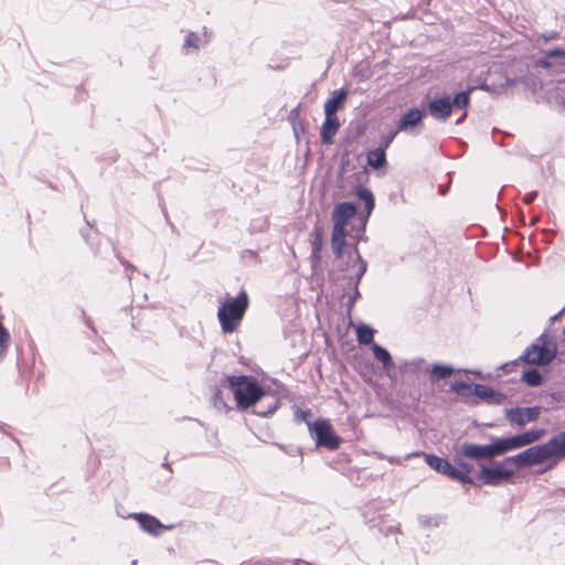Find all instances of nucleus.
Segmentation results:
<instances>
[{
    "mask_svg": "<svg viewBox=\"0 0 565 565\" xmlns=\"http://www.w3.org/2000/svg\"><path fill=\"white\" fill-rule=\"evenodd\" d=\"M277 448H279L285 454L295 457V456H301L302 450L300 447L291 446V445H284V444H275Z\"/></svg>",
    "mask_w": 565,
    "mask_h": 565,
    "instance_id": "41",
    "label": "nucleus"
},
{
    "mask_svg": "<svg viewBox=\"0 0 565 565\" xmlns=\"http://www.w3.org/2000/svg\"><path fill=\"white\" fill-rule=\"evenodd\" d=\"M559 33L557 31H548L543 34H541V39H543L545 42L553 41L558 39Z\"/></svg>",
    "mask_w": 565,
    "mask_h": 565,
    "instance_id": "50",
    "label": "nucleus"
},
{
    "mask_svg": "<svg viewBox=\"0 0 565 565\" xmlns=\"http://www.w3.org/2000/svg\"><path fill=\"white\" fill-rule=\"evenodd\" d=\"M348 96L345 88L333 90L331 97L324 103V115L337 116L338 110L343 106Z\"/></svg>",
    "mask_w": 565,
    "mask_h": 565,
    "instance_id": "23",
    "label": "nucleus"
},
{
    "mask_svg": "<svg viewBox=\"0 0 565 565\" xmlns=\"http://www.w3.org/2000/svg\"><path fill=\"white\" fill-rule=\"evenodd\" d=\"M366 164L373 169L379 170L387 164L386 151L383 148H375L366 153Z\"/></svg>",
    "mask_w": 565,
    "mask_h": 565,
    "instance_id": "27",
    "label": "nucleus"
},
{
    "mask_svg": "<svg viewBox=\"0 0 565 565\" xmlns=\"http://www.w3.org/2000/svg\"><path fill=\"white\" fill-rule=\"evenodd\" d=\"M397 128L393 131H391L387 136H385L382 141H381V145L379 146V148H383L384 151H386V149L390 147V145L392 143V141L394 140V138L396 137L397 135Z\"/></svg>",
    "mask_w": 565,
    "mask_h": 565,
    "instance_id": "48",
    "label": "nucleus"
},
{
    "mask_svg": "<svg viewBox=\"0 0 565 565\" xmlns=\"http://www.w3.org/2000/svg\"><path fill=\"white\" fill-rule=\"evenodd\" d=\"M351 267L354 268L352 266V259H350L349 257L347 258V260H343L339 264V270L341 273L348 271Z\"/></svg>",
    "mask_w": 565,
    "mask_h": 565,
    "instance_id": "53",
    "label": "nucleus"
},
{
    "mask_svg": "<svg viewBox=\"0 0 565 565\" xmlns=\"http://www.w3.org/2000/svg\"><path fill=\"white\" fill-rule=\"evenodd\" d=\"M280 406V401L276 396H269L267 394L260 402L256 403L252 407V413L259 417H267L274 414Z\"/></svg>",
    "mask_w": 565,
    "mask_h": 565,
    "instance_id": "21",
    "label": "nucleus"
},
{
    "mask_svg": "<svg viewBox=\"0 0 565 565\" xmlns=\"http://www.w3.org/2000/svg\"><path fill=\"white\" fill-rule=\"evenodd\" d=\"M545 448L547 460H559L565 458V431L554 435L547 443L542 444Z\"/></svg>",
    "mask_w": 565,
    "mask_h": 565,
    "instance_id": "17",
    "label": "nucleus"
},
{
    "mask_svg": "<svg viewBox=\"0 0 565 565\" xmlns=\"http://www.w3.org/2000/svg\"><path fill=\"white\" fill-rule=\"evenodd\" d=\"M363 225L356 230L355 232V235H354V238H355V243H359L360 241H363L364 239V233H365V220L363 218Z\"/></svg>",
    "mask_w": 565,
    "mask_h": 565,
    "instance_id": "52",
    "label": "nucleus"
},
{
    "mask_svg": "<svg viewBox=\"0 0 565 565\" xmlns=\"http://www.w3.org/2000/svg\"><path fill=\"white\" fill-rule=\"evenodd\" d=\"M544 434L545 430L543 428H540L530 429L524 433L509 437H501L505 454L532 445L533 443L540 440Z\"/></svg>",
    "mask_w": 565,
    "mask_h": 565,
    "instance_id": "9",
    "label": "nucleus"
},
{
    "mask_svg": "<svg viewBox=\"0 0 565 565\" xmlns=\"http://www.w3.org/2000/svg\"><path fill=\"white\" fill-rule=\"evenodd\" d=\"M82 315L84 317L85 324L93 331L96 332V329L94 327L93 320L86 315V312L83 310Z\"/></svg>",
    "mask_w": 565,
    "mask_h": 565,
    "instance_id": "55",
    "label": "nucleus"
},
{
    "mask_svg": "<svg viewBox=\"0 0 565 565\" xmlns=\"http://www.w3.org/2000/svg\"><path fill=\"white\" fill-rule=\"evenodd\" d=\"M354 194L358 198V200L360 202H362L364 205L365 216L363 218L366 222L367 218L370 217L372 211L375 207L374 194L370 189H367L361 184L355 186Z\"/></svg>",
    "mask_w": 565,
    "mask_h": 565,
    "instance_id": "24",
    "label": "nucleus"
},
{
    "mask_svg": "<svg viewBox=\"0 0 565 565\" xmlns=\"http://www.w3.org/2000/svg\"><path fill=\"white\" fill-rule=\"evenodd\" d=\"M256 559H247L242 562L239 565H255Z\"/></svg>",
    "mask_w": 565,
    "mask_h": 565,
    "instance_id": "62",
    "label": "nucleus"
},
{
    "mask_svg": "<svg viewBox=\"0 0 565 565\" xmlns=\"http://www.w3.org/2000/svg\"><path fill=\"white\" fill-rule=\"evenodd\" d=\"M426 116V110L418 107L408 108L398 119L397 131H409L417 127Z\"/></svg>",
    "mask_w": 565,
    "mask_h": 565,
    "instance_id": "13",
    "label": "nucleus"
},
{
    "mask_svg": "<svg viewBox=\"0 0 565 565\" xmlns=\"http://www.w3.org/2000/svg\"><path fill=\"white\" fill-rule=\"evenodd\" d=\"M331 244L347 246V227L333 224Z\"/></svg>",
    "mask_w": 565,
    "mask_h": 565,
    "instance_id": "33",
    "label": "nucleus"
},
{
    "mask_svg": "<svg viewBox=\"0 0 565 565\" xmlns=\"http://www.w3.org/2000/svg\"><path fill=\"white\" fill-rule=\"evenodd\" d=\"M324 121L320 129L321 142L329 146L333 142V137L340 128V120L338 116L324 115Z\"/></svg>",
    "mask_w": 565,
    "mask_h": 565,
    "instance_id": "19",
    "label": "nucleus"
},
{
    "mask_svg": "<svg viewBox=\"0 0 565 565\" xmlns=\"http://www.w3.org/2000/svg\"><path fill=\"white\" fill-rule=\"evenodd\" d=\"M356 340L362 345H373L374 342V330L364 323H361L356 328Z\"/></svg>",
    "mask_w": 565,
    "mask_h": 565,
    "instance_id": "30",
    "label": "nucleus"
},
{
    "mask_svg": "<svg viewBox=\"0 0 565 565\" xmlns=\"http://www.w3.org/2000/svg\"><path fill=\"white\" fill-rule=\"evenodd\" d=\"M545 448L542 445H536L526 448L525 450L516 454L518 457V470L537 466L547 460L545 455Z\"/></svg>",
    "mask_w": 565,
    "mask_h": 565,
    "instance_id": "11",
    "label": "nucleus"
},
{
    "mask_svg": "<svg viewBox=\"0 0 565 565\" xmlns=\"http://www.w3.org/2000/svg\"><path fill=\"white\" fill-rule=\"evenodd\" d=\"M355 164L351 159V150L349 148L342 149L340 153L339 175L343 177L348 172L355 170Z\"/></svg>",
    "mask_w": 565,
    "mask_h": 565,
    "instance_id": "31",
    "label": "nucleus"
},
{
    "mask_svg": "<svg viewBox=\"0 0 565 565\" xmlns=\"http://www.w3.org/2000/svg\"><path fill=\"white\" fill-rule=\"evenodd\" d=\"M119 260L126 270H131V271L136 270V267L134 265H131L128 260H126L124 258H119Z\"/></svg>",
    "mask_w": 565,
    "mask_h": 565,
    "instance_id": "56",
    "label": "nucleus"
},
{
    "mask_svg": "<svg viewBox=\"0 0 565 565\" xmlns=\"http://www.w3.org/2000/svg\"><path fill=\"white\" fill-rule=\"evenodd\" d=\"M288 559L280 557H263L255 561V565H285Z\"/></svg>",
    "mask_w": 565,
    "mask_h": 565,
    "instance_id": "40",
    "label": "nucleus"
},
{
    "mask_svg": "<svg viewBox=\"0 0 565 565\" xmlns=\"http://www.w3.org/2000/svg\"><path fill=\"white\" fill-rule=\"evenodd\" d=\"M556 351V347L532 343L525 348L519 360L526 364L545 366L553 362Z\"/></svg>",
    "mask_w": 565,
    "mask_h": 565,
    "instance_id": "8",
    "label": "nucleus"
},
{
    "mask_svg": "<svg viewBox=\"0 0 565 565\" xmlns=\"http://www.w3.org/2000/svg\"><path fill=\"white\" fill-rule=\"evenodd\" d=\"M333 254L337 258H342L344 255V247L343 245L338 244H331Z\"/></svg>",
    "mask_w": 565,
    "mask_h": 565,
    "instance_id": "51",
    "label": "nucleus"
},
{
    "mask_svg": "<svg viewBox=\"0 0 565 565\" xmlns=\"http://www.w3.org/2000/svg\"><path fill=\"white\" fill-rule=\"evenodd\" d=\"M313 415L310 409H301L299 406H294V420L297 423H306L309 428V424H312Z\"/></svg>",
    "mask_w": 565,
    "mask_h": 565,
    "instance_id": "34",
    "label": "nucleus"
},
{
    "mask_svg": "<svg viewBox=\"0 0 565 565\" xmlns=\"http://www.w3.org/2000/svg\"><path fill=\"white\" fill-rule=\"evenodd\" d=\"M84 220L86 222V227L81 230V235L87 244L93 246L95 244V237L98 235V230L94 226V224L86 218L85 214Z\"/></svg>",
    "mask_w": 565,
    "mask_h": 565,
    "instance_id": "32",
    "label": "nucleus"
},
{
    "mask_svg": "<svg viewBox=\"0 0 565 565\" xmlns=\"http://www.w3.org/2000/svg\"><path fill=\"white\" fill-rule=\"evenodd\" d=\"M428 372L430 382L436 383L450 377L455 373V369L449 364L434 363L431 367L428 369Z\"/></svg>",
    "mask_w": 565,
    "mask_h": 565,
    "instance_id": "26",
    "label": "nucleus"
},
{
    "mask_svg": "<svg viewBox=\"0 0 565 565\" xmlns=\"http://www.w3.org/2000/svg\"><path fill=\"white\" fill-rule=\"evenodd\" d=\"M236 401L238 409L245 411L267 396L266 390L253 375H227L224 377Z\"/></svg>",
    "mask_w": 565,
    "mask_h": 565,
    "instance_id": "1",
    "label": "nucleus"
},
{
    "mask_svg": "<svg viewBox=\"0 0 565 565\" xmlns=\"http://www.w3.org/2000/svg\"><path fill=\"white\" fill-rule=\"evenodd\" d=\"M371 350L374 354V358L382 363V366L385 371L390 372L394 369V362L390 352L377 343H373Z\"/></svg>",
    "mask_w": 565,
    "mask_h": 565,
    "instance_id": "28",
    "label": "nucleus"
},
{
    "mask_svg": "<svg viewBox=\"0 0 565 565\" xmlns=\"http://www.w3.org/2000/svg\"><path fill=\"white\" fill-rule=\"evenodd\" d=\"M294 564H295V565H300V564L312 565L311 563H309V562H305V561H302V559H300V558L295 559V561H294Z\"/></svg>",
    "mask_w": 565,
    "mask_h": 565,
    "instance_id": "61",
    "label": "nucleus"
},
{
    "mask_svg": "<svg viewBox=\"0 0 565 565\" xmlns=\"http://www.w3.org/2000/svg\"><path fill=\"white\" fill-rule=\"evenodd\" d=\"M430 0H420L419 6H428Z\"/></svg>",
    "mask_w": 565,
    "mask_h": 565,
    "instance_id": "64",
    "label": "nucleus"
},
{
    "mask_svg": "<svg viewBox=\"0 0 565 565\" xmlns=\"http://www.w3.org/2000/svg\"><path fill=\"white\" fill-rule=\"evenodd\" d=\"M541 414L540 406L532 407H513L505 409V418L511 424L523 427L527 423L535 422Z\"/></svg>",
    "mask_w": 565,
    "mask_h": 565,
    "instance_id": "10",
    "label": "nucleus"
},
{
    "mask_svg": "<svg viewBox=\"0 0 565 565\" xmlns=\"http://www.w3.org/2000/svg\"><path fill=\"white\" fill-rule=\"evenodd\" d=\"M534 343L545 344L546 347H556V344L550 340L548 335L545 332L542 333Z\"/></svg>",
    "mask_w": 565,
    "mask_h": 565,
    "instance_id": "49",
    "label": "nucleus"
},
{
    "mask_svg": "<svg viewBox=\"0 0 565 565\" xmlns=\"http://www.w3.org/2000/svg\"><path fill=\"white\" fill-rule=\"evenodd\" d=\"M514 476V469H503L501 465H497L495 461H492L489 466L481 465L479 473L477 475L478 487H499L511 482Z\"/></svg>",
    "mask_w": 565,
    "mask_h": 565,
    "instance_id": "7",
    "label": "nucleus"
},
{
    "mask_svg": "<svg viewBox=\"0 0 565 565\" xmlns=\"http://www.w3.org/2000/svg\"><path fill=\"white\" fill-rule=\"evenodd\" d=\"M199 42H200L199 35L196 33H194V32H190L185 36L184 46L185 47L198 49L199 47Z\"/></svg>",
    "mask_w": 565,
    "mask_h": 565,
    "instance_id": "44",
    "label": "nucleus"
},
{
    "mask_svg": "<svg viewBox=\"0 0 565 565\" xmlns=\"http://www.w3.org/2000/svg\"><path fill=\"white\" fill-rule=\"evenodd\" d=\"M463 110H465L463 114L456 120V122H455L456 125H461L465 121V119L467 118V109H463Z\"/></svg>",
    "mask_w": 565,
    "mask_h": 565,
    "instance_id": "59",
    "label": "nucleus"
},
{
    "mask_svg": "<svg viewBox=\"0 0 565 565\" xmlns=\"http://www.w3.org/2000/svg\"><path fill=\"white\" fill-rule=\"evenodd\" d=\"M418 521L424 527H429L431 525H434V526L439 525L437 518H431V516H427V515H420L418 518Z\"/></svg>",
    "mask_w": 565,
    "mask_h": 565,
    "instance_id": "47",
    "label": "nucleus"
},
{
    "mask_svg": "<svg viewBox=\"0 0 565 565\" xmlns=\"http://www.w3.org/2000/svg\"><path fill=\"white\" fill-rule=\"evenodd\" d=\"M212 399H213V405L215 408L220 409V411H225V412H228L231 411L232 408L226 404V402L224 401L223 398V392L221 388H216L213 393V396H212Z\"/></svg>",
    "mask_w": 565,
    "mask_h": 565,
    "instance_id": "39",
    "label": "nucleus"
},
{
    "mask_svg": "<svg viewBox=\"0 0 565 565\" xmlns=\"http://www.w3.org/2000/svg\"><path fill=\"white\" fill-rule=\"evenodd\" d=\"M6 428H7V425H6V424H3V423H0V431H1V433H4V434H8V433H7V430H6Z\"/></svg>",
    "mask_w": 565,
    "mask_h": 565,
    "instance_id": "63",
    "label": "nucleus"
},
{
    "mask_svg": "<svg viewBox=\"0 0 565 565\" xmlns=\"http://www.w3.org/2000/svg\"><path fill=\"white\" fill-rule=\"evenodd\" d=\"M520 380L530 387H537L543 383V375L537 369L529 367L523 371Z\"/></svg>",
    "mask_w": 565,
    "mask_h": 565,
    "instance_id": "29",
    "label": "nucleus"
},
{
    "mask_svg": "<svg viewBox=\"0 0 565 565\" xmlns=\"http://www.w3.org/2000/svg\"><path fill=\"white\" fill-rule=\"evenodd\" d=\"M248 306V295L244 289L235 298L222 302L217 310V319L224 333H232L237 329Z\"/></svg>",
    "mask_w": 565,
    "mask_h": 565,
    "instance_id": "3",
    "label": "nucleus"
},
{
    "mask_svg": "<svg viewBox=\"0 0 565 565\" xmlns=\"http://www.w3.org/2000/svg\"><path fill=\"white\" fill-rule=\"evenodd\" d=\"M520 363H523L522 360H519V356L510 362L503 363L500 365V370H502L504 373H511L515 370L516 366L520 365Z\"/></svg>",
    "mask_w": 565,
    "mask_h": 565,
    "instance_id": "45",
    "label": "nucleus"
},
{
    "mask_svg": "<svg viewBox=\"0 0 565 565\" xmlns=\"http://www.w3.org/2000/svg\"><path fill=\"white\" fill-rule=\"evenodd\" d=\"M490 440L487 445H478L472 443H462L456 450V457L462 456L470 460L493 459L505 455L504 446L501 437L489 435Z\"/></svg>",
    "mask_w": 565,
    "mask_h": 565,
    "instance_id": "5",
    "label": "nucleus"
},
{
    "mask_svg": "<svg viewBox=\"0 0 565 565\" xmlns=\"http://www.w3.org/2000/svg\"><path fill=\"white\" fill-rule=\"evenodd\" d=\"M309 435L315 440L316 448L337 450L342 443L332 424L322 417L315 418L312 424H309Z\"/></svg>",
    "mask_w": 565,
    "mask_h": 565,
    "instance_id": "6",
    "label": "nucleus"
},
{
    "mask_svg": "<svg viewBox=\"0 0 565 565\" xmlns=\"http://www.w3.org/2000/svg\"><path fill=\"white\" fill-rule=\"evenodd\" d=\"M399 370L404 375L418 377L422 372H428V366H426L425 359L415 358L409 361H404V363L399 365Z\"/></svg>",
    "mask_w": 565,
    "mask_h": 565,
    "instance_id": "25",
    "label": "nucleus"
},
{
    "mask_svg": "<svg viewBox=\"0 0 565 565\" xmlns=\"http://www.w3.org/2000/svg\"><path fill=\"white\" fill-rule=\"evenodd\" d=\"M356 214V205L354 202L338 203L332 211L333 224L345 226L350 218Z\"/></svg>",
    "mask_w": 565,
    "mask_h": 565,
    "instance_id": "18",
    "label": "nucleus"
},
{
    "mask_svg": "<svg viewBox=\"0 0 565 565\" xmlns=\"http://www.w3.org/2000/svg\"><path fill=\"white\" fill-rule=\"evenodd\" d=\"M473 470V466L463 460L457 461V467L455 466L454 480L462 483L469 484L473 487H478L477 476L473 478L470 476V472Z\"/></svg>",
    "mask_w": 565,
    "mask_h": 565,
    "instance_id": "22",
    "label": "nucleus"
},
{
    "mask_svg": "<svg viewBox=\"0 0 565 565\" xmlns=\"http://www.w3.org/2000/svg\"><path fill=\"white\" fill-rule=\"evenodd\" d=\"M300 104H298L296 107H294L289 115H288V121L290 122V125L292 126L294 124H296L297 121H303L301 118H300Z\"/></svg>",
    "mask_w": 565,
    "mask_h": 565,
    "instance_id": "46",
    "label": "nucleus"
},
{
    "mask_svg": "<svg viewBox=\"0 0 565 565\" xmlns=\"http://www.w3.org/2000/svg\"><path fill=\"white\" fill-rule=\"evenodd\" d=\"M495 462H497V465H501V467L503 469H514V471L518 470V457H516V455L505 457L503 460L495 461Z\"/></svg>",
    "mask_w": 565,
    "mask_h": 565,
    "instance_id": "42",
    "label": "nucleus"
},
{
    "mask_svg": "<svg viewBox=\"0 0 565 565\" xmlns=\"http://www.w3.org/2000/svg\"><path fill=\"white\" fill-rule=\"evenodd\" d=\"M448 392L455 393L459 397L476 396L488 405H502L508 399L507 394L495 391L491 386L465 381L452 382Z\"/></svg>",
    "mask_w": 565,
    "mask_h": 565,
    "instance_id": "4",
    "label": "nucleus"
},
{
    "mask_svg": "<svg viewBox=\"0 0 565 565\" xmlns=\"http://www.w3.org/2000/svg\"><path fill=\"white\" fill-rule=\"evenodd\" d=\"M246 256H249L252 258H257V252L253 250V249H244L243 253H242V257H246Z\"/></svg>",
    "mask_w": 565,
    "mask_h": 565,
    "instance_id": "57",
    "label": "nucleus"
},
{
    "mask_svg": "<svg viewBox=\"0 0 565 565\" xmlns=\"http://www.w3.org/2000/svg\"><path fill=\"white\" fill-rule=\"evenodd\" d=\"M514 83L515 79L509 77H505L504 82L500 84L489 82V93L492 95H500L504 93L508 87L513 86Z\"/></svg>",
    "mask_w": 565,
    "mask_h": 565,
    "instance_id": "36",
    "label": "nucleus"
},
{
    "mask_svg": "<svg viewBox=\"0 0 565 565\" xmlns=\"http://www.w3.org/2000/svg\"><path fill=\"white\" fill-rule=\"evenodd\" d=\"M537 191H532V192H529L526 193L524 196H523V202L525 204H531L536 198H537Z\"/></svg>",
    "mask_w": 565,
    "mask_h": 565,
    "instance_id": "54",
    "label": "nucleus"
},
{
    "mask_svg": "<svg viewBox=\"0 0 565 565\" xmlns=\"http://www.w3.org/2000/svg\"><path fill=\"white\" fill-rule=\"evenodd\" d=\"M562 403H565L564 392H552L546 397V405L550 409H555Z\"/></svg>",
    "mask_w": 565,
    "mask_h": 565,
    "instance_id": "38",
    "label": "nucleus"
},
{
    "mask_svg": "<svg viewBox=\"0 0 565 565\" xmlns=\"http://www.w3.org/2000/svg\"><path fill=\"white\" fill-rule=\"evenodd\" d=\"M323 227L320 226L319 224H316L310 233L311 254L309 256V260L311 263L312 268L320 264L322 259L321 254L323 248Z\"/></svg>",
    "mask_w": 565,
    "mask_h": 565,
    "instance_id": "14",
    "label": "nucleus"
},
{
    "mask_svg": "<svg viewBox=\"0 0 565 565\" xmlns=\"http://www.w3.org/2000/svg\"><path fill=\"white\" fill-rule=\"evenodd\" d=\"M473 92V86L465 90L458 92L450 97L446 94H435L428 102L426 115H430L438 121H446L456 109H467L470 105V95Z\"/></svg>",
    "mask_w": 565,
    "mask_h": 565,
    "instance_id": "2",
    "label": "nucleus"
},
{
    "mask_svg": "<svg viewBox=\"0 0 565 565\" xmlns=\"http://www.w3.org/2000/svg\"><path fill=\"white\" fill-rule=\"evenodd\" d=\"M478 89L480 90H484V92H488L489 93V81L488 79H484L483 82H481L478 86H477ZM476 89V87H473V90Z\"/></svg>",
    "mask_w": 565,
    "mask_h": 565,
    "instance_id": "58",
    "label": "nucleus"
},
{
    "mask_svg": "<svg viewBox=\"0 0 565 565\" xmlns=\"http://www.w3.org/2000/svg\"><path fill=\"white\" fill-rule=\"evenodd\" d=\"M365 275V267L363 266L361 270H355L353 276H343V279L347 280V285L349 288L353 289L352 295L349 296L347 302L348 313L350 315L355 301L361 297L359 285L362 277Z\"/></svg>",
    "mask_w": 565,
    "mask_h": 565,
    "instance_id": "20",
    "label": "nucleus"
},
{
    "mask_svg": "<svg viewBox=\"0 0 565 565\" xmlns=\"http://www.w3.org/2000/svg\"><path fill=\"white\" fill-rule=\"evenodd\" d=\"M370 514H371V508L367 507L363 513V516L365 519V522L369 524V526L371 529H377L379 532L385 536L397 531L396 524H393V523L386 524L385 518H387L388 515L381 514V513L375 515L374 512H372V516H370Z\"/></svg>",
    "mask_w": 565,
    "mask_h": 565,
    "instance_id": "16",
    "label": "nucleus"
},
{
    "mask_svg": "<svg viewBox=\"0 0 565 565\" xmlns=\"http://www.w3.org/2000/svg\"><path fill=\"white\" fill-rule=\"evenodd\" d=\"M291 127H292L295 138H296L297 142L299 143L301 141V138H303L306 136L305 121H297Z\"/></svg>",
    "mask_w": 565,
    "mask_h": 565,
    "instance_id": "43",
    "label": "nucleus"
},
{
    "mask_svg": "<svg viewBox=\"0 0 565 565\" xmlns=\"http://www.w3.org/2000/svg\"><path fill=\"white\" fill-rule=\"evenodd\" d=\"M129 516L138 522L142 531L153 536L160 535L162 530H170L172 527L171 525L162 524L159 519L146 512L131 513Z\"/></svg>",
    "mask_w": 565,
    "mask_h": 565,
    "instance_id": "12",
    "label": "nucleus"
},
{
    "mask_svg": "<svg viewBox=\"0 0 565 565\" xmlns=\"http://www.w3.org/2000/svg\"><path fill=\"white\" fill-rule=\"evenodd\" d=\"M348 256L352 259V266L356 267V270H361L363 266L365 267V271L367 270V264L360 254L358 243L353 245L352 250L348 253Z\"/></svg>",
    "mask_w": 565,
    "mask_h": 565,
    "instance_id": "35",
    "label": "nucleus"
},
{
    "mask_svg": "<svg viewBox=\"0 0 565 565\" xmlns=\"http://www.w3.org/2000/svg\"><path fill=\"white\" fill-rule=\"evenodd\" d=\"M425 456L426 463L435 471L447 476L448 478L454 480L455 466H452L448 459L439 457L435 454H425V452H415L414 456Z\"/></svg>",
    "mask_w": 565,
    "mask_h": 565,
    "instance_id": "15",
    "label": "nucleus"
},
{
    "mask_svg": "<svg viewBox=\"0 0 565 565\" xmlns=\"http://www.w3.org/2000/svg\"><path fill=\"white\" fill-rule=\"evenodd\" d=\"M554 57H565V50L556 47V49L546 51L545 56L540 58L537 61V64L542 65L544 67L550 66L548 58H554Z\"/></svg>",
    "mask_w": 565,
    "mask_h": 565,
    "instance_id": "37",
    "label": "nucleus"
},
{
    "mask_svg": "<svg viewBox=\"0 0 565 565\" xmlns=\"http://www.w3.org/2000/svg\"><path fill=\"white\" fill-rule=\"evenodd\" d=\"M365 173H366V168H364V169H363V171L358 172V173H355V174H354L355 180H356L358 182H360V181H361V179H362V177H363Z\"/></svg>",
    "mask_w": 565,
    "mask_h": 565,
    "instance_id": "60",
    "label": "nucleus"
}]
</instances>
